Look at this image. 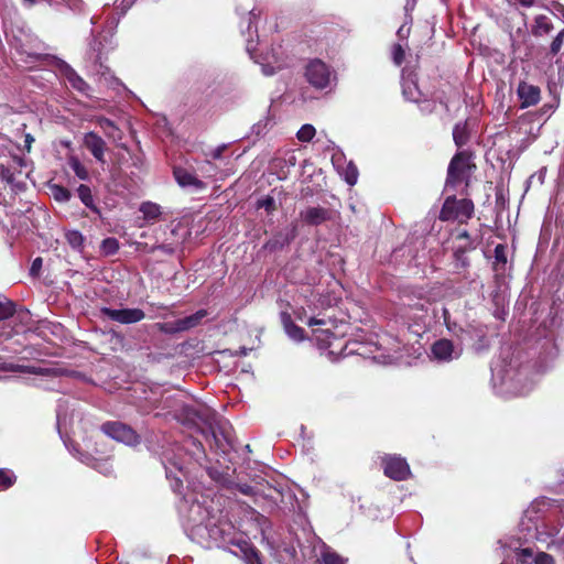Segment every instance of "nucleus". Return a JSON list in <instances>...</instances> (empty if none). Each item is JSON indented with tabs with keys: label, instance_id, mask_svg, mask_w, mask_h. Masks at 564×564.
I'll return each instance as SVG.
<instances>
[{
	"label": "nucleus",
	"instance_id": "obj_28",
	"mask_svg": "<svg viewBox=\"0 0 564 564\" xmlns=\"http://www.w3.org/2000/svg\"><path fill=\"white\" fill-rule=\"evenodd\" d=\"M453 139L455 144L460 148L468 141V130L466 122H458L453 129Z\"/></svg>",
	"mask_w": 564,
	"mask_h": 564
},
{
	"label": "nucleus",
	"instance_id": "obj_34",
	"mask_svg": "<svg viewBox=\"0 0 564 564\" xmlns=\"http://www.w3.org/2000/svg\"><path fill=\"white\" fill-rule=\"evenodd\" d=\"M315 133V128L312 124L306 123L300 128L296 137L301 142H310L314 138Z\"/></svg>",
	"mask_w": 564,
	"mask_h": 564
},
{
	"label": "nucleus",
	"instance_id": "obj_20",
	"mask_svg": "<svg viewBox=\"0 0 564 564\" xmlns=\"http://www.w3.org/2000/svg\"><path fill=\"white\" fill-rule=\"evenodd\" d=\"M281 323L283 325V328L285 333L295 340H302L304 338V329L300 326H297L293 319L290 313L282 312L280 315Z\"/></svg>",
	"mask_w": 564,
	"mask_h": 564
},
{
	"label": "nucleus",
	"instance_id": "obj_31",
	"mask_svg": "<svg viewBox=\"0 0 564 564\" xmlns=\"http://www.w3.org/2000/svg\"><path fill=\"white\" fill-rule=\"evenodd\" d=\"M340 340L338 338H336L335 336H333V339L327 341V345H328V348H329V354L332 355H335L337 354L338 356H349L352 351L349 350V351H346L347 350V347H348V340L345 341L344 346H340L339 343Z\"/></svg>",
	"mask_w": 564,
	"mask_h": 564
},
{
	"label": "nucleus",
	"instance_id": "obj_6",
	"mask_svg": "<svg viewBox=\"0 0 564 564\" xmlns=\"http://www.w3.org/2000/svg\"><path fill=\"white\" fill-rule=\"evenodd\" d=\"M307 82L317 89H324L330 82V70L321 59L311 61L305 69Z\"/></svg>",
	"mask_w": 564,
	"mask_h": 564
},
{
	"label": "nucleus",
	"instance_id": "obj_25",
	"mask_svg": "<svg viewBox=\"0 0 564 564\" xmlns=\"http://www.w3.org/2000/svg\"><path fill=\"white\" fill-rule=\"evenodd\" d=\"M206 316H207L206 310H198L196 313H194L189 316L180 318L178 325L181 326L182 332H185V330L196 327L202 322V319Z\"/></svg>",
	"mask_w": 564,
	"mask_h": 564
},
{
	"label": "nucleus",
	"instance_id": "obj_40",
	"mask_svg": "<svg viewBox=\"0 0 564 564\" xmlns=\"http://www.w3.org/2000/svg\"><path fill=\"white\" fill-rule=\"evenodd\" d=\"M322 564H344V560L338 554L326 551L322 554Z\"/></svg>",
	"mask_w": 564,
	"mask_h": 564
},
{
	"label": "nucleus",
	"instance_id": "obj_53",
	"mask_svg": "<svg viewBox=\"0 0 564 564\" xmlns=\"http://www.w3.org/2000/svg\"><path fill=\"white\" fill-rule=\"evenodd\" d=\"M256 18H257V15H256V13H254L253 9H252V10H250V11L248 12V18H247V20H248V22H247V32H248V33H250V32H251V28H252V24H253V20H254Z\"/></svg>",
	"mask_w": 564,
	"mask_h": 564
},
{
	"label": "nucleus",
	"instance_id": "obj_48",
	"mask_svg": "<svg viewBox=\"0 0 564 564\" xmlns=\"http://www.w3.org/2000/svg\"><path fill=\"white\" fill-rule=\"evenodd\" d=\"M416 6V0H406L404 4V11H405V19L409 20V17L411 15V12L414 10Z\"/></svg>",
	"mask_w": 564,
	"mask_h": 564
},
{
	"label": "nucleus",
	"instance_id": "obj_8",
	"mask_svg": "<svg viewBox=\"0 0 564 564\" xmlns=\"http://www.w3.org/2000/svg\"><path fill=\"white\" fill-rule=\"evenodd\" d=\"M102 316L120 324H134L141 322L145 317V313L141 308H110L102 307L100 310Z\"/></svg>",
	"mask_w": 564,
	"mask_h": 564
},
{
	"label": "nucleus",
	"instance_id": "obj_61",
	"mask_svg": "<svg viewBox=\"0 0 564 564\" xmlns=\"http://www.w3.org/2000/svg\"><path fill=\"white\" fill-rule=\"evenodd\" d=\"M128 3V0H122L121 4Z\"/></svg>",
	"mask_w": 564,
	"mask_h": 564
},
{
	"label": "nucleus",
	"instance_id": "obj_35",
	"mask_svg": "<svg viewBox=\"0 0 564 564\" xmlns=\"http://www.w3.org/2000/svg\"><path fill=\"white\" fill-rule=\"evenodd\" d=\"M101 250L107 256H112L119 250V241L116 238L109 237L102 240Z\"/></svg>",
	"mask_w": 564,
	"mask_h": 564
},
{
	"label": "nucleus",
	"instance_id": "obj_22",
	"mask_svg": "<svg viewBox=\"0 0 564 564\" xmlns=\"http://www.w3.org/2000/svg\"><path fill=\"white\" fill-rule=\"evenodd\" d=\"M66 79L75 90L79 91L84 96H89L90 86L84 80L74 69H69L66 73Z\"/></svg>",
	"mask_w": 564,
	"mask_h": 564
},
{
	"label": "nucleus",
	"instance_id": "obj_60",
	"mask_svg": "<svg viewBox=\"0 0 564 564\" xmlns=\"http://www.w3.org/2000/svg\"><path fill=\"white\" fill-rule=\"evenodd\" d=\"M354 180H355V182L357 181V172L356 171H355Z\"/></svg>",
	"mask_w": 564,
	"mask_h": 564
},
{
	"label": "nucleus",
	"instance_id": "obj_38",
	"mask_svg": "<svg viewBox=\"0 0 564 564\" xmlns=\"http://www.w3.org/2000/svg\"><path fill=\"white\" fill-rule=\"evenodd\" d=\"M392 61L395 65H401L404 61L405 51L402 44L397 43L391 51Z\"/></svg>",
	"mask_w": 564,
	"mask_h": 564
},
{
	"label": "nucleus",
	"instance_id": "obj_47",
	"mask_svg": "<svg viewBox=\"0 0 564 564\" xmlns=\"http://www.w3.org/2000/svg\"><path fill=\"white\" fill-rule=\"evenodd\" d=\"M156 250L162 251L165 254L172 256L175 251V249L171 245H158L152 247V252H155Z\"/></svg>",
	"mask_w": 564,
	"mask_h": 564
},
{
	"label": "nucleus",
	"instance_id": "obj_55",
	"mask_svg": "<svg viewBox=\"0 0 564 564\" xmlns=\"http://www.w3.org/2000/svg\"><path fill=\"white\" fill-rule=\"evenodd\" d=\"M99 124L101 128L104 129H108V128H115V123L112 120L108 119V118H101L99 119Z\"/></svg>",
	"mask_w": 564,
	"mask_h": 564
},
{
	"label": "nucleus",
	"instance_id": "obj_21",
	"mask_svg": "<svg viewBox=\"0 0 564 564\" xmlns=\"http://www.w3.org/2000/svg\"><path fill=\"white\" fill-rule=\"evenodd\" d=\"M553 30V23L549 17L539 14L534 18V22L531 29V33L534 36H543L549 34Z\"/></svg>",
	"mask_w": 564,
	"mask_h": 564
},
{
	"label": "nucleus",
	"instance_id": "obj_39",
	"mask_svg": "<svg viewBox=\"0 0 564 564\" xmlns=\"http://www.w3.org/2000/svg\"><path fill=\"white\" fill-rule=\"evenodd\" d=\"M258 208H263L268 214L273 213L276 209L275 200L272 196H265L262 199H259L257 203Z\"/></svg>",
	"mask_w": 564,
	"mask_h": 564
},
{
	"label": "nucleus",
	"instance_id": "obj_49",
	"mask_svg": "<svg viewBox=\"0 0 564 564\" xmlns=\"http://www.w3.org/2000/svg\"><path fill=\"white\" fill-rule=\"evenodd\" d=\"M307 325L310 327H313V326H325V325H327V321L325 318L311 317L307 321Z\"/></svg>",
	"mask_w": 564,
	"mask_h": 564
},
{
	"label": "nucleus",
	"instance_id": "obj_17",
	"mask_svg": "<svg viewBox=\"0 0 564 564\" xmlns=\"http://www.w3.org/2000/svg\"><path fill=\"white\" fill-rule=\"evenodd\" d=\"M401 86H402V95L406 100L413 101V102L422 101L423 94L417 86L416 79L412 75H409V76L403 75Z\"/></svg>",
	"mask_w": 564,
	"mask_h": 564
},
{
	"label": "nucleus",
	"instance_id": "obj_5",
	"mask_svg": "<svg viewBox=\"0 0 564 564\" xmlns=\"http://www.w3.org/2000/svg\"><path fill=\"white\" fill-rule=\"evenodd\" d=\"M100 430L108 437L129 446H135L141 442L140 435L130 425L119 421H107Z\"/></svg>",
	"mask_w": 564,
	"mask_h": 564
},
{
	"label": "nucleus",
	"instance_id": "obj_2",
	"mask_svg": "<svg viewBox=\"0 0 564 564\" xmlns=\"http://www.w3.org/2000/svg\"><path fill=\"white\" fill-rule=\"evenodd\" d=\"M206 427H198V431L205 437L210 448L226 453L232 447L230 425L227 421L209 420L205 422Z\"/></svg>",
	"mask_w": 564,
	"mask_h": 564
},
{
	"label": "nucleus",
	"instance_id": "obj_11",
	"mask_svg": "<svg viewBox=\"0 0 564 564\" xmlns=\"http://www.w3.org/2000/svg\"><path fill=\"white\" fill-rule=\"evenodd\" d=\"M332 217V209L322 206L307 207L300 213L301 220L308 226H319L330 220Z\"/></svg>",
	"mask_w": 564,
	"mask_h": 564
},
{
	"label": "nucleus",
	"instance_id": "obj_24",
	"mask_svg": "<svg viewBox=\"0 0 564 564\" xmlns=\"http://www.w3.org/2000/svg\"><path fill=\"white\" fill-rule=\"evenodd\" d=\"M94 453L101 456L100 466L104 467L102 473L106 475L109 474L111 471V466H109L108 459L110 457L111 449L108 446V444H106L102 440L101 441L96 440Z\"/></svg>",
	"mask_w": 564,
	"mask_h": 564
},
{
	"label": "nucleus",
	"instance_id": "obj_57",
	"mask_svg": "<svg viewBox=\"0 0 564 564\" xmlns=\"http://www.w3.org/2000/svg\"><path fill=\"white\" fill-rule=\"evenodd\" d=\"M523 8H532L535 4V0H516Z\"/></svg>",
	"mask_w": 564,
	"mask_h": 564
},
{
	"label": "nucleus",
	"instance_id": "obj_33",
	"mask_svg": "<svg viewBox=\"0 0 564 564\" xmlns=\"http://www.w3.org/2000/svg\"><path fill=\"white\" fill-rule=\"evenodd\" d=\"M69 165L78 178L83 181L89 178V173L87 169L80 163V161L77 158H72L69 160Z\"/></svg>",
	"mask_w": 564,
	"mask_h": 564
},
{
	"label": "nucleus",
	"instance_id": "obj_50",
	"mask_svg": "<svg viewBox=\"0 0 564 564\" xmlns=\"http://www.w3.org/2000/svg\"><path fill=\"white\" fill-rule=\"evenodd\" d=\"M28 372L34 375H48L52 372V369L48 368H36V367H28Z\"/></svg>",
	"mask_w": 564,
	"mask_h": 564
},
{
	"label": "nucleus",
	"instance_id": "obj_45",
	"mask_svg": "<svg viewBox=\"0 0 564 564\" xmlns=\"http://www.w3.org/2000/svg\"><path fill=\"white\" fill-rule=\"evenodd\" d=\"M0 178L11 184L14 180V174L11 169L0 164Z\"/></svg>",
	"mask_w": 564,
	"mask_h": 564
},
{
	"label": "nucleus",
	"instance_id": "obj_51",
	"mask_svg": "<svg viewBox=\"0 0 564 564\" xmlns=\"http://www.w3.org/2000/svg\"><path fill=\"white\" fill-rule=\"evenodd\" d=\"M226 149H227V147H226L225 144L217 147L215 150H213V152H212V154H210V155H212V158H213L214 160H219V159H221L223 153H224V151H225Z\"/></svg>",
	"mask_w": 564,
	"mask_h": 564
},
{
	"label": "nucleus",
	"instance_id": "obj_14",
	"mask_svg": "<svg viewBox=\"0 0 564 564\" xmlns=\"http://www.w3.org/2000/svg\"><path fill=\"white\" fill-rule=\"evenodd\" d=\"M84 145L98 162L105 163L106 142L99 134L93 131L86 133Z\"/></svg>",
	"mask_w": 564,
	"mask_h": 564
},
{
	"label": "nucleus",
	"instance_id": "obj_3",
	"mask_svg": "<svg viewBox=\"0 0 564 564\" xmlns=\"http://www.w3.org/2000/svg\"><path fill=\"white\" fill-rule=\"evenodd\" d=\"M475 167L466 151L457 152L448 164L446 187H456L458 184L467 182Z\"/></svg>",
	"mask_w": 564,
	"mask_h": 564
},
{
	"label": "nucleus",
	"instance_id": "obj_46",
	"mask_svg": "<svg viewBox=\"0 0 564 564\" xmlns=\"http://www.w3.org/2000/svg\"><path fill=\"white\" fill-rule=\"evenodd\" d=\"M359 333H362V330L361 329H355V350H354V354L358 355L360 357H364L366 351L362 349L364 346L359 341V338H360Z\"/></svg>",
	"mask_w": 564,
	"mask_h": 564
},
{
	"label": "nucleus",
	"instance_id": "obj_15",
	"mask_svg": "<svg viewBox=\"0 0 564 564\" xmlns=\"http://www.w3.org/2000/svg\"><path fill=\"white\" fill-rule=\"evenodd\" d=\"M173 175L181 187H194L195 189H204L206 187L202 180L185 167L174 166Z\"/></svg>",
	"mask_w": 564,
	"mask_h": 564
},
{
	"label": "nucleus",
	"instance_id": "obj_30",
	"mask_svg": "<svg viewBox=\"0 0 564 564\" xmlns=\"http://www.w3.org/2000/svg\"><path fill=\"white\" fill-rule=\"evenodd\" d=\"M15 303L4 299L0 300V322L7 321L15 314Z\"/></svg>",
	"mask_w": 564,
	"mask_h": 564
},
{
	"label": "nucleus",
	"instance_id": "obj_1",
	"mask_svg": "<svg viewBox=\"0 0 564 564\" xmlns=\"http://www.w3.org/2000/svg\"><path fill=\"white\" fill-rule=\"evenodd\" d=\"M524 541L536 540L564 558V500L540 497L532 501L519 523Z\"/></svg>",
	"mask_w": 564,
	"mask_h": 564
},
{
	"label": "nucleus",
	"instance_id": "obj_52",
	"mask_svg": "<svg viewBox=\"0 0 564 564\" xmlns=\"http://www.w3.org/2000/svg\"><path fill=\"white\" fill-rule=\"evenodd\" d=\"M34 137L31 133H26L24 135V148L28 152L31 151L32 144L34 142Z\"/></svg>",
	"mask_w": 564,
	"mask_h": 564
},
{
	"label": "nucleus",
	"instance_id": "obj_58",
	"mask_svg": "<svg viewBox=\"0 0 564 564\" xmlns=\"http://www.w3.org/2000/svg\"><path fill=\"white\" fill-rule=\"evenodd\" d=\"M422 110L431 112L433 110V107L431 104H427L426 107H423Z\"/></svg>",
	"mask_w": 564,
	"mask_h": 564
},
{
	"label": "nucleus",
	"instance_id": "obj_43",
	"mask_svg": "<svg viewBox=\"0 0 564 564\" xmlns=\"http://www.w3.org/2000/svg\"><path fill=\"white\" fill-rule=\"evenodd\" d=\"M43 267V259L41 257H36L31 264L30 268V275L32 278H39L41 274V270Z\"/></svg>",
	"mask_w": 564,
	"mask_h": 564
},
{
	"label": "nucleus",
	"instance_id": "obj_18",
	"mask_svg": "<svg viewBox=\"0 0 564 564\" xmlns=\"http://www.w3.org/2000/svg\"><path fill=\"white\" fill-rule=\"evenodd\" d=\"M77 196L80 202L94 214L97 218L102 219V213L96 204L91 188L86 184H80L76 189Z\"/></svg>",
	"mask_w": 564,
	"mask_h": 564
},
{
	"label": "nucleus",
	"instance_id": "obj_36",
	"mask_svg": "<svg viewBox=\"0 0 564 564\" xmlns=\"http://www.w3.org/2000/svg\"><path fill=\"white\" fill-rule=\"evenodd\" d=\"M15 476L12 471L0 469V490L10 488L15 482Z\"/></svg>",
	"mask_w": 564,
	"mask_h": 564
},
{
	"label": "nucleus",
	"instance_id": "obj_59",
	"mask_svg": "<svg viewBox=\"0 0 564 564\" xmlns=\"http://www.w3.org/2000/svg\"><path fill=\"white\" fill-rule=\"evenodd\" d=\"M195 445L198 446L199 449H202L204 452V446L200 442H194Z\"/></svg>",
	"mask_w": 564,
	"mask_h": 564
},
{
	"label": "nucleus",
	"instance_id": "obj_9",
	"mask_svg": "<svg viewBox=\"0 0 564 564\" xmlns=\"http://www.w3.org/2000/svg\"><path fill=\"white\" fill-rule=\"evenodd\" d=\"M382 464L384 475L393 480H404L410 475V467L404 458L387 456Z\"/></svg>",
	"mask_w": 564,
	"mask_h": 564
},
{
	"label": "nucleus",
	"instance_id": "obj_42",
	"mask_svg": "<svg viewBox=\"0 0 564 564\" xmlns=\"http://www.w3.org/2000/svg\"><path fill=\"white\" fill-rule=\"evenodd\" d=\"M564 43V30L557 33V35L554 37V40L551 43L550 51L551 54L556 55Z\"/></svg>",
	"mask_w": 564,
	"mask_h": 564
},
{
	"label": "nucleus",
	"instance_id": "obj_4",
	"mask_svg": "<svg viewBox=\"0 0 564 564\" xmlns=\"http://www.w3.org/2000/svg\"><path fill=\"white\" fill-rule=\"evenodd\" d=\"M474 214V204L470 199H457L447 197L440 212V219L443 221L466 223Z\"/></svg>",
	"mask_w": 564,
	"mask_h": 564
},
{
	"label": "nucleus",
	"instance_id": "obj_7",
	"mask_svg": "<svg viewBox=\"0 0 564 564\" xmlns=\"http://www.w3.org/2000/svg\"><path fill=\"white\" fill-rule=\"evenodd\" d=\"M463 348L460 345H454L448 339H438L431 347L433 359L440 362H449L462 356Z\"/></svg>",
	"mask_w": 564,
	"mask_h": 564
},
{
	"label": "nucleus",
	"instance_id": "obj_19",
	"mask_svg": "<svg viewBox=\"0 0 564 564\" xmlns=\"http://www.w3.org/2000/svg\"><path fill=\"white\" fill-rule=\"evenodd\" d=\"M295 238V228L291 232H275L263 246L265 250L276 251L283 249Z\"/></svg>",
	"mask_w": 564,
	"mask_h": 564
},
{
	"label": "nucleus",
	"instance_id": "obj_29",
	"mask_svg": "<svg viewBox=\"0 0 564 564\" xmlns=\"http://www.w3.org/2000/svg\"><path fill=\"white\" fill-rule=\"evenodd\" d=\"M50 191L56 202L66 203L72 198L70 191L63 185L52 184Z\"/></svg>",
	"mask_w": 564,
	"mask_h": 564
},
{
	"label": "nucleus",
	"instance_id": "obj_16",
	"mask_svg": "<svg viewBox=\"0 0 564 564\" xmlns=\"http://www.w3.org/2000/svg\"><path fill=\"white\" fill-rule=\"evenodd\" d=\"M462 341H477L478 347H484L487 345V329L481 325H468L466 328L460 329V335H458Z\"/></svg>",
	"mask_w": 564,
	"mask_h": 564
},
{
	"label": "nucleus",
	"instance_id": "obj_26",
	"mask_svg": "<svg viewBox=\"0 0 564 564\" xmlns=\"http://www.w3.org/2000/svg\"><path fill=\"white\" fill-rule=\"evenodd\" d=\"M507 263V247L499 243L495 247L494 270L503 273L506 271Z\"/></svg>",
	"mask_w": 564,
	"mask_h": 564
},
{
	"label": "nucleus",
	"instance_id": "obj_54",
	"mask_svg": "<svg viewBox=\"0 0 564 564\" xmlns=\"http://www.w3.org/2000/svg\"><path fill=\"white\" fill-rule=\"evenodd\" d=\"M352 162H349L347 164V171H346V174H345V180L346 182L349 184V185H352Z\"/></svg>",
	"mask_w": 564,
	"mask_h": 564
},
{
	"label": "nucleus",
	"instance_id": "obj_13",
	"mask_svg": "<svg viewBox=\"0 0 564 564\" xmlns=\"http://www.w3.org/2000/svg\"><path fill=\"white\" fill-rule=\"evenodd\" d=\"M177 421L187 427H198V422H207V417L192 405H182L175 414Z\"/></svg>",
	"mask_w": 564,
	"mask_h": 564
},
{
	"label": "nucleus",
	"instance_id": "obj_44",
	"mask_svg": "<svg viewBox=\"0 0 564 564\" xmlns=\"http://www.w3.org/2000/svg\"><path fill=\"white\" fill-rule=\"evenodd\" d=\"M535 564H555L553 556L545 552H540L534 557Z\"/></svg>",
	"mask_w": 564,
	"mask_h": 564
},
{
	"label": "nucleus",
	"instance_id": "obj_41",
	"mask_svg": "<svg viewBox=\"0 0 564 564\" xmlns=\"http://www.w3.org/2000/svg\"><path fill=\"white\" fill-rule=\"evenodd\" d=\"M412 23V17H409V20L405 19L404 23L398 29L397 35L399 40L406 41L410 35V24Z\"/></svg>",
	"mask_w": 564,
	"mask_h": 564
},
{
	"label": "nucleus",
	"instance_id": "obj_56",
	"mask_svg": "<svg viewBox=\"0 0 564 564\" xmlns=\"http://www.w3.org/2000/svg\"><path fill=\"white\" fill-rule=\"evenodd\" d=\"M519 555L522 557L523 562H527L529 558L533 556V553L530 549H522Z\"/></svg>",
	"mask_w": 564,
	"mask_h": 564
},
{
	"label": "nucleus",
	"instance_id": "obj_12",
	"mask_svg": "<svg viewBox=\"0 0 564 564\" xmlns=\"http://www.w3.org/2000/svg\"><path fill=\"white\" fill-rule=\"evenodd\" d=\"M517 95L520 100V108L535 106L541 99V89L527 82H520L517 88Z\"/></svg>",
	"mask_w": 564,
	"mask_h": 564
},
{
	"label": "nucleus",
	"instance_id": "obj_32",
	"mask_svg": "<svg viewBox=\"0 0 564 564\" xmlns=\"http://www.w3.org/2000/svg\"><path fill=\"white\" fill-rule=\"evenodd\" d=\"M154 327L163 334L173 335L182 332L178 319L174 322L156 323Z\"/></svg>",
	"mask_w": 564,
	"mask_h": 564
},
{
	"label": "nucleus",
	"instance_id": "obj_37",
	"mask_svg": "<svg viewBox=\"0 0 564 564\" xmlns=\"http://www.w3.org/2000/svg\"><path fill=\"white\" fill-rule=\"evenodd\" d=\"M66 238H67L68 243L73 248H80L84 245V237L77 230H73V231L67 232L66 234Z\"/></svg>",
	"mask_w": 564,
	"mask_h": 564
},
{
	"label": "nucleus",
	"instance_id": "obj_10",
	"mask_svg": "<svg viewBox=\"0 0 564 564\" xmlns=\"http://www.w3.org/2000/svg\"><path fill=\"white\" fill-rule=\"evenodd\" d=\"M209 535L213 540L221 544L237 545L235 527L228 521H219L209 529Z\"/></svg>",
	"mask_w": 564,
	"mask_h": 564
},
{
	"label": "nucleus",
	"instance_id": "obj_27",
	"mask_svg": "<svg viewBox=\"0 0 564 564\" xmlns=\"http://www.w3.org/2000/svg\"><path fill=\"white\" fill-rule=\"evenodd\" d=\"M140 212L145 220H156L161 216V207L152 202H144L140 206Z\"/></svg>",
	"mask_w": 564,
	"mask_h": 564
},
{
	"label": "nucleus",
	"instance_id": "obj_23",
	"mask_svg": "<svg viewBox=\"0 0 564 564\" xmlns=\"http://www.w3.org/2000/svg\"><path fill=\"white\" fill-rule=\"evenodd\" d=\"M237 546L243 552L247 564H262L260 552L245 540L239 541Z\"/></svg>",
	"mask_w": 564,
	"mask_h": 564
}]
</instances>
